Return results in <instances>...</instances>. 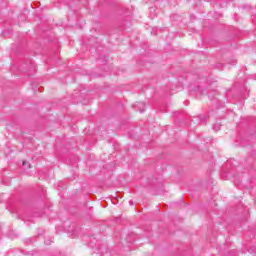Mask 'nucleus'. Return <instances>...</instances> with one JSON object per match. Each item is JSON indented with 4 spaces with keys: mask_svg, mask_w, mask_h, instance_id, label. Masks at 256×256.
I'll return each mask as SVG.
<instances>
[{
    "mask_svg": "<svg viewBox=\"0 0 256 256\" xmlns=\"http://www.w3.org/2000/svg\"><path fill=\"white\" fill-rule=\"evenodd\" d=\"M140 107H143L142 110H140V113H143L145 111V104L144 103H139Z\"/></svg>",
    "mask_w": 256,
    "mask_h": 256,
    "instance_id": "f257e3e1",
    "label": "nucleus"
},
{
    "mask_svg": "<svg viewBox=\"0 0 256 256\" xmlns=\"http://www.w3.org/2000/svg\"><path fill=\"white\" fill-rule=\"evenodd\" d=\"M23 165H27V162H26V161H24V162H23Z\"/></svg>",
    "mask_w": 256,
    "mask_h": 256,
    "instance_id": "f03ea898",
    "label": "nucleus"
}]
</instances>
